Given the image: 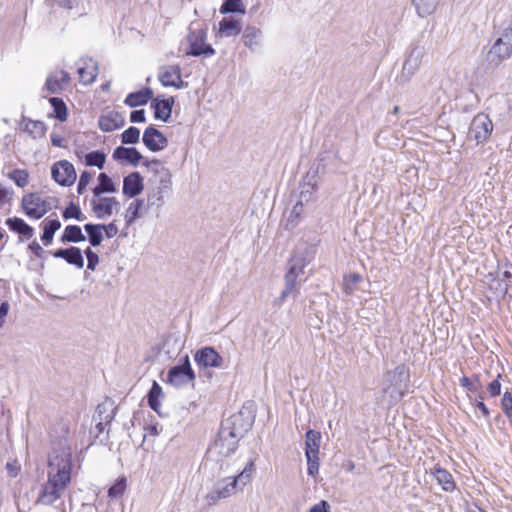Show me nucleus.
Returning <instances> with one entry per match:
<instances>
[{"label": "nucleus", "mask_w": 512, "mask_h": 512, "mask_svg": "<svg viewBox=\"0 0 512 512\" xmlns=\"http://www.w3.org/2000/svg\"><path fill=\"white\" fill-rule=\"evenodd\" d=\"M66 423L56 424L50 432L51 451L48 455L47 481L42 484L37 503L52 505L62 497L71 483L72 448Z\"/></svg>", "instance_id": "nucleus-1"}, {"label": "nucleus", "mask_w": 512, "mask_h": 512, "mask_svg": "<svg viewBox=\"0 0 512 512\" xmlns=\"http://www.w3.org/2000/svg\"><path fill=\"white\" fill-rule=\"evenodd\" d=\"M255 460L256 457L250 458L243 469L237 471V474L219 478L205 497L207 504L216 505L220 500L230 498L238 491H243L255 473Z\"/></svg>", "instance_id": "nucleus-2"}, {"label": "nucleus", "mask_w": 512, "mask_h": 512, "mask_svg": "<svg viewBox=\"0 0 512 512\" xmlns=\"http://www.w3.org/2000/svg\"><path fill=\"white\" fill-rule=\"evenodd\" d=\"M497 38L486 55L489 68L496 69L512 57V15L496 29Z\"/></svg>", "instance_id": "nucleus-3"}, {"label": "nucleus", "mask_w": 512, "mask_h": 512, "mask_svg": "<svg viewBox=\"0 0 512 512\" xmlns=\"http://www.w3.org/2000/svg\"><path fill=\"white\" fill-rule=\"evenodd\" d=\"M144 165L148 168L155 166L154 171L159 175L157 184L147 193V206L161 208L165 204V195L172 189V175L158 159L146 160Z\"/></svg>", "instance_id": "nucleus-4"}, {"label": "nucleus", "mask_w": 512, "mask_h": 512, "mask_svg": "<svg viewBox=\"0 0 512 512\" xmlns=\"http://www.w3.org/2000/svg\"><path fill=\"white\" fill-rule=\"evenodd\" d=\"M410 381L409 370L404 364L396 366L393 370L384 373L382 392L392 399H401L407 391Z\"/></svg>", "instance_id": "nucleus-5"}, {"label": "nucleus", "mask_w": 512, "mask_h": 512, "mask_svg": "<svg viewBox=\"0 0 512 512\" xmlns=\"http://www.w3.org/2000/svg\"><path fill=\"white\" fill-rule=\"evenodd\" d=\"M255 421V409L252 403H246L235 414L221 423L222 429L232 432L239 440L252 428Z\"/></svg>", "instance_id": "nucleus-6"}, {"label": "nucleus", "mask_w": 512, "mask_h": 512, "mask_svg": "<svg viewBox=\"0 0 512 512\" xmlns=\"http://www.w3.org/2000/svg\"><path fill=\"white\" fill-rule=\"evenodd\" d=\"M231 433L220 427L217 438L208 449V459L220 461L235 452L240 440L232 436Z\"/></svg>", "instance_id": "nucleus-7"}, {"label": "nucleus", "mask_w": 512, "mask_h": 512, "mask_svg": "<svg viewBox=\"0 0 512 512\" xmlns=\"http://www.w3.org/2000/svg\"><path fill=\"white\" fill-rule=\"evenodd\" d=\"M316 255V247L308 243H299L293 251L291 258L287 263V272L300 277L304 273V268L312 262Z\"/></svg>", "instance_id": "nucleus-8"}, {"label": "nucleus", "mask_w": 512, "mask_h": 512, "mask_svg": "<svg viewBox=\"0 0 512 512\" xmlns=\"http://www.w3.org/2000/svg\"><path fill=\"white\" fill-rule=\"evenodd\" d=\"M196 375L191 367L188 355L179 360V363L171 367L167 372V382L175 387H182L193 382Z\"/></svg>", "instance_id": "nucleus-9"}, {"label": "nucleus", "mask_w": 512, "mask_h": 512, "mask_svg": "<svg viewBox=\"0 0 512 512\" xmlns=\"http://www.w3.org/2000/svg\"><path fill=\"white\" fill-rule=\"evenodd\" d=\"M21 207L24 213L33 219H41L52 209L49 199H44L34 192L25 194L22 197Z\"/></svg>", "instance_id": "nucleus-10"}, {"label": "nucleus", "mask_w": 512, "mask_h": 512, "mask_svg": "<svg viewBox=\"0 0 512 512\" xmlns=\"http://www.w3.org/2000/svg\"><path fill=\"white\" fill-rule=\"evenodd\" d=\"M493 131V123L485 113L475 115L470 123L468 138L477 144L486 142Z\"/></svg>", "instance_id": "nucleus-11"}, {"label": "nucleus", "mask_w": 512, "mask_h": 512, "mask_svg": "<svg viewBox=\"0 0 512 512\" xmlns=\"http://www.w3.org/2000/svg\"><path fill=\"white\" fill-rule=\"evenodd\" d=\"M207 33L204 29H194L188 34L187 40L189 43V50L187 55L194 57L205 56L209 57L215 54V49L206 43Z\"/></svg>", "instance_id": "nucleus-12"}, {"label": "nucleus", "mask_w": 512, "mask_h": 512, "mask_svg": "<svg viewBox=\"0 0 512 512\" xmlns=\"http://www.w3.org/2000/svg\"><path fill=\"white\" fill-rule=\"evenodd\" d=\"M425 53L426 51L423 46L415 45L411 48L407 58L404 61L400 75V79L403 82L409 81L411 77L416 74L421 66Z\"/></svg>", "instance_id": "nucleus-13"}, {"label": "nucleus", "mask_w": 512, "mask_h": 512, "mask_svg": "<svg viewBox=\"0 0 512 512\" xmlns=\"http://www.w3.org/2000/svg\"><path fill=\"white\" fill-rule=\"evenodd\" d=\"M51 175L61 186H71L76 180L75 168L67 160L56 162L51 168Z\"/></svg>", "instance_id": "nucleus-14"}, {"label": "nucleus", "mask_w": 512, "mask_h": 512, "mask_svg": "<svg viewBox=\"0 0 512 512\" xmlns=\"http://www.w3.org/2000/svg\"><path fill=\"white\" fill-rule=\"evenodd\" d=\"M196 364L203 369L221 368L223 366L222 356L213 347H203L194 355Z\"/></svg>", "instance_id": "nucleus-15"}, {"label": "nucleus", "mask_w": 512, "mask_h": 512, "mask_svg": "<svg viewBox=\"0 0 512 512\" xmlns=\"http://www.w3.org/2000/svg\"><path fill=\"white\" fill-rule=\"evenodd\" d=\"M142 141L151 152L162 151L168 146L167 137L153 125L144 130Z\"/></svg>", "instance_id": "nucleus-16"}, {"label": "nucleus", "mask_w": 512, "mask_h": 512, "mask_svg": "<svg viewBox=\"0 0 512 512\" xmlns=\"http://www.w3.org/2000/svg\"><path fill=\"white\" fill-rule=\"evenodd\" d=\"M158 79L164 87H174L177 89L187 87V83L181 78V68L178 65H169L161 69Z\"/></svg>", "instance_id": "nucleus-17"}, {"label": "nucleus", "mask_w": 512, "mask_h": 512, "mask_svg": "<svg viewBox=\"0 0 512 512\" xmlns=\"http://www.w3.org/2000/svg\"><path fill=\"white\" fill-rule=\"evenodd\" d=\"M76 65L80 82L84 85L92 84L98 75L97 63L92 58H82Z\"/></svg>", "instance_id": "nucleus-18"}, {"label": "nucleus", "mask_w": 512, "mask_h": 512, "mask_svg": "<svg viewBox=\"0 0 512 512\" xmlns=\"http://www.w3.org/2000/svg\"><path fill=\"white\" fill-rule=\"evenodd\" d=\"M173 105V97H168L165 99H160L159 97L154 98L151 102V108L154 111L155 119L168 122L172 114Z\"/></svg>", "instance_id": "nucleus-19"}, {"label": "nucleus", "mask_w": 512, "mask_h": 512, "mask_svg": "<svg viewBox=\"0 0 512 512\" xmlns=\"http://www.w3.org/2000/svg\"><path fill=\"white\" fill-rule=\"evenodd\" d=\"M144 189L143 177L139 172H132L123 179V194L134 198Z\"/></svg>", "instance_id": "nucleus-20"}, {"label": "nucleus", "mask_w": 512, "mask_h": 512, "mask_svg": "<svg viewBox=\"0 0 512 512\" xmlns=\"http://www.w3.org/2000/svg\"><path fill=\"white\" fill-rule=\"evenodd\" d=\"M55 258L64 259L68 264L74 265L79 269L84 267V258L80 248L71 246L69 248H60L53 252Z\"/></svg>", "instance_id": "nucleus-21"}, {"label": "nucleus", "mask_w": 512, "mask_h": 512, "mask_svg": "<svg viewBox=\"0 0 512 512\" xmlns=\"http://www.w3.org/2000/svg\"><path fill=\"white\" fill-rule=\"evenodd\" d=\"M125 119L121 113L117 111H109L101 115L98 120V126L103 132H112L123 127Z\"/></svg>", "instance_id": "nucleus-22"}, {"label": "nucleus", "mask_w": 512, "mask_h": 512, "mask_svg": "<svg viewBox=\"0 0 512 512\" xmlns=\"http://www.w3.org/2000/svg\"><path fill=\"white\" fill-rule=\"evenodd\" d=\"M112 157L119 162H127L133 166H137L143 159L142 154L134 147L119 146L114 149Z\"/></svg>", "instance_id": "nucleus-23"}, {"label": "nucleus", "mask_w": 512, "mask_h": 512, "mask_svg": "<svg viewBox=\"0 0 512 512\" xmlns=\"http://www.w3.org/2000/svg\"><path fill=\"white\" fill-rule=\"evenodd\" d=\"M118 205V201L114 197H103L99 201L92 199V211L97 218L103 219L112 215L114 206Z\"/></svg>", "instance_id": "nucleus-24"}, {"label": "nucleus", "mask_w": 512, "mask_h": 512, "mask_svg": "<svg viewBox=\"0 0 512 512\" xmlns=\"http://www.w3.org/2000/svg\"><path fill=\"white\" fill-rule=\"evenodd\" d=\"M431 474L445 492H453L456 489V483L448 470L435 465L431 470Z\"/></svg>", "instance_id": "nucleus-25"}, {"label": "nucleus", "mask_w": 512, "mask_h": 512, "mask_svg": "<svg viewBox=\"0 0 512 512\" xmlns=\"http://www.w3.org/2000/svg\"><path fill=\"white\" fill-rule=\"evenodd\" d=\"M316 191L314 176L307 175L304 181L298 187V194L295 196L297 201L308 204L313 200Z\"/></svg>", "instance_id": "nucleus-26"}, {"label": "nucleus", "mask_w": 512, "mask_h": 512, "mask_svg": "<svg viewBox=\"0 0 512 512\" xmlns=\"http://www.w3.org/2000/svg\"><path fill=\"white\" fill-rule=\"evenodd\" d=\"M70 82V75L64 70H60L49 76L46 80V88L53 94L60 92L64 85Z\"/></svg>", "instance_id": "nucleus-27"}, {"label": "nucleus", "mask_w": 512, "mask_h": 512, "mask_svg": "<svg viewBox=\"0 0 512 512\" xmlns=\"http://www.w3.org/2000/svg\"><path fill=\"white\" fill-rule=\"evenodd\" d=\"M5 224L12 232L17 233L20 236L25 237L26 239H30L34 235L33 227L27 224L22 218H7L5 220Z\"/></svg>", "instance_id": "nucleus-28"}, {"label": "nucleus", "mask_w": 512, "mask_h": 512, "mask_svg": "<svg viewBox=\"0 0 512 512\" xmlns=\"http://www.w3.org/2000/svg\"><path fill=\"white\" fill-rule=\"evenodd\" d=\"M261 35L262 32L260 28L255 26H246L242 34L244 46L251 51H255L260 45Z\"/></svg>", "instance_id": "nucleus-29"}, {"label": "nucleus", "mask_w": 512, "mask_h": 512, "mask_svg": "<svg viewBox=\"0 0 512 512\" xmlns=\"http://www.w3.org/2000/svg\"><path fill=\"white\" fill-rule=\"evenodd\" d=\"M112 404H108L107 402L99 404L96 409V413L99 417V422L96 425V428L99 432H103L106 425H110L111 421L115 416L116 408H111Z\"/></svg>", "instance_id": "nucleus-30"}, {"label": "nucleus", "mask_w": 512, "mask_h": 512, "mask_svg": "<svg viewBox=\"0 0 512 512\" xmlns=\"http://www.w3.org/2000/svg\"><path fill=\"white\" fill-rule=\"evenodd\" d=\"M153 97V91L151 88H143L137 92L129 93L124 103L129 107H137L145 105Z\"/></svg>", "instance_id": "nucleus-31"}, {"label": "nucleus", "mask_w": 512, "mask_h": 512, "mask_svg": "<svg viewBox=\"0 0 512 512\" xmlns=\"http://www.w3.org/2000/svg\"><path fill=\"white\" fill-rule=\"evenodd\" d=\"M321 433L316 430H308L305 435V456L319 455V449L321 445Z\"/></svg>", "instance_id": "nucleus-32"}, {"label": "nucleus", "mask_w": 512, "mask_h": 512, "mask_svg": "<svg viewBox=\"0 0 512 512\" xmlns=\"http://www.w3.org/2000/svg\"><path fill=\"white\" fill-rule=\"evenodd\" d=\"M41 226L43 229L41 241L48 246L52 243L55 232L61 228V222L58 219H45Z\"/></svg>", "instance_id": "nucleus-33"}, {"label": "nucleus", "mask_w": 512, "mask_h": 512, "mask_svg": "<svg viewBox=\"0 0 512 512\" xmlns=\"http://www.w3.org/2000/svg\"><path fill=\"white\" fill-rule=\"evenodd\" d=\"M241 32V23L234 18H223L219 22V34L222 37L237 36Z\"/></svg>", "instance_id": "nucleus-34"}, {"label": "nucleus", "mask_w": 512, "mask_h": 512, "mask_svg": "<svg viewBox=\"0 0 512 512\" xmlns=\"http://www.w3.org/2000/svg\"><path fill=\"white\" fill-rule=\"evenodd\" d=\"M60 240L63 243H79L85 241L86 237L82 233L80 226L68 225L65 227Z\"/></svg>", "instance_id": "nucleus-35"}, {"label": "nucleus", "mask_w": 512, "mask_h": 512, "mask_svg": "<svg viewBox=\"0 0 512 512\" xmlns=\"http://www.w3.org/2000/svg\"><path fill=\"white\" fill-rule=\"evenodd\" d=\"M84 230L88 236V241L91 246L97 247L102 243V224L87 223L84 225Z\"/></svg>", "instance_id": "nucleus-36"}, {"label": "nucleus", "mask_w": 512, "mask_h": 512, "mask_svg": "<svg viewBox=\"0 0 512 512\" xmlns=\"http://www.w3.org/2000/svg\"><path fill=\"white\" fill-rule=\"evenodd\" d=\"M304 206L305 203H302L301 201L297 200L295 201L292 209L290 210L288 216L286 217V229H293L294 227L297 226L304 212Z\"/></svg>", "instance_id": "nucleus-37"}, {"label": "nucleus", "mask_w": 512, "mask_h": 512, "mask_svg": "<svg viewBox=\"0 0 512 512\" xmlns=\"http://www.w3.org/2000/svg\"><path fill=\"white\" fill-rule=\"evenodd\" d=\"M98 181L99 184L93 188L95 197H99L103 193H113L116 191L113 181L106 173H100Z\"/></svg>", "instance_id": "nucleus-38"}, {"label": "nucleus", "mask_w": 512, "mask_h": 512, "mask_svg": "<svg viewBox=\"0 0 512 512\" xmlns=\"http://www.w3.org/2000/svg\"><path fill=\"white\" fill-rule=\"evenodd\" d=\"M297 279H298V277H296L295 275H292L291 272H286L285 287L281 292L280 300L283 301L288 297H293V298L296 297V295L298 293Z\"/></svg>", "instance_id": "nucleus-39"}, {"label": "nucleus", "mask_w": 512, "mask_h": 512, "mask_svg": "<svg viewBox=\"0 0 512 512\" xmlns=\"http://www.w3.org/2000/svg\"><path fill=\"white\" fill-rule=\"evenodd\" d=\"M162 395H163L162 387L156 381H154L153 384H152L151 389L148 392L147 400H148L149 407L153 411L158 413L159 415H161V413L159 411V408H160L159 398Z\"/></svg>", "instance_id": "nucleus-40"}, {"label": "nucleus", "mask_w": 512, "mask_h": 512, "mask_svg": "<svg viewBox=\"0 0 512 512\" xmlns=\"http://www.w3.org/2000/svg\"><path fill=\"white\" fill-rule=\"evenodd\" d=\"M439 0H413V4L420 17L431 15L438 4Z\"/></svg>", "instance_id": "nucleus-41"}, {"label": "nucleus", "mask_w": 512, "mask_h": 512, "mask_svg": "<svg viewBox=\"0 0 512 512\" xmlns=\"http://www.w3.org/2000/svg\"><path fill=\"white\" fill-rule=\"evenodd\" d=\"M24 130L34 139L41 138L46 133V125L42 121L28 120Z\"/></svg>", "instance_id": "nucleus-42"}, {"label": "nucleus", "mask_w": 512, "mask_h": 512, "mask_svg": "<svg viewBox=\"0 0 512 512\" xmlns=\"http://www.w3.org/2000/svg\"><path fill=\"white\" fill-rule=\"evenodd\" d=\"M106 155L104 152L95 150L85 155V164L90 167H98L102 169L105 165Z\"/></svg>", "instance_id": "nucleus-43"}, {"label": "nucleus", "mask_w": 512, "mask_h": 512, "mask_svg": "<svg viewBox=\"0 0 512 512\" xmlns=\"http://www.w3.org/2000/svg\"><path fill=\"white\" fill-rule=\"evenodd\" d=\"M221 14L228 13H245V7L242 3V0H224L223 4L220 7Z\"/></svg>", "instance_id": "nucleus-44"}, {"label": "nucleus", "mask_w": 512, "mask_h": 512, "mask_svg": "<svg viewBox=\"0 0 512 512\" xmlns=\"http://www.w3.org/2000/svg\"><path fill=\"white\" fill-rule=\"evenodd\" d=\"M49 102L53 107L55 118L60 121H65L67 119V107L64 101L61 98L52 97Z\"/></svg>", "instance_id": "nucleus-45"}, {"label": "nucleus", "mask_w": 512, "mask_h": 512, "mask_svg": "<svg viewBox=\"0 0 512 512\" xmlns=\"http://www.w3.org/2000/svg\"><path fill=\"white\" fill-rule=\"evenodd\" d=\"M144 204L143 199H136L135 201L131 202L127 208V214H126V222L127 224L133 223L135 220L140 218V209L142 208Z\"/></svg>", "instance_id": "nucleus-46"}, {"label": "nucleus", "mask_w": 512, "mask_h": 512, "mask_svg": "<svg viewBox=\"0 0 512 512\" xmlns=\"http://www.w3.org/2000/svg\"><path fill=\"white\" fill-rule=\"evenodd\" d=\"M8 177L20 188H24L29 183V174L24 169H14L9 172Z\"/></svg>", "instance_id": "nucleus-47"}, {"label": "nucleus", "mask_w": 512, "mask_h": 512, "mask_svg": "<svg viewBox=\"0 0 512 512\" xmlns=\"http://www.w3.org/2000/svg\"><path fill=\"white\" fill-rule=\"evenodd\" d=\"M361 281V276L358 273H351L344 276L343 289L346 295H352L356 289L357 284Z\"/></svg>", "instance_id": "nucleus-48"}, {"label": "nucleus", "mask_w": 512, "mask_h": 512, "mask_svg": "<svg viewBox=\"0 0 512 512\" xmlns=\"http://www.w3.org/2000/svg\"><path fill=\"white\" fill-rule=\"evenodd\" d=\"M62 217L65 220L74 218L78 221H83L86 219L85 215L82 213L79 206L75 205L74 203H70L62 212Z\"/></svg>", "instance_id": "nucleus-49"}, {"label": "nucleus", "mask_w": 512, "mask_h": 512, "mask_svg": "<svg viewBox=\"0 0 512 512\" xmlns=\"http://www.w3.org/2000/svg\"><path fill=\"white\" fill-rule=\"evenodd\" d=\"M468 399H469L470 404L476 410H479L485 419L490 418V410L488 409V407L485 405V403L483 401L484 396L482 393H480L478 397H472V396L468 395Z\"/></svg>", "instance_id": "nucleus-50"}, {"label": "nucleus", "mask_w": 512, "mask_h": 512, "mask_svg": "<svg viewBox=\"0 0 512 512\" xmlns=\"http://www.w3.org/2000/svg\"><path fill=\"white\" fill-rule=\"evenodd\" d=\"M140 139V130L134 126L127 128L121 135L123 144H136Z\"/></svg>", "instance_id": "nucleus-51"}, {"label": "nucleus", "mask_w": 512, "mask_h": 512, "mask_svg": "<svg viewBox=\"0 0 512 512\" xmlns=\"http://www.w3.org/2000/svg\"><path fill=\"white\" fill-rule=\"evenodd\" d=\"M501 407L508 418L509 424L512 426V393L505 391L501 399Z\"/></svg>", "instance_id": "nucleus-52"}, {"label": "nucleus", "mask_w": 512, "mask_h": 512, "mask_svg": "<svg viewBox=\"0 0 512 512\" xmlns=\"http://www.w3.org/2000/svg\"><path fill=\"white\" fill-rule=\"evenodd\" d=\"M126 489V479H118L109 489L108 496L111 498H118L124 494Z\"/></svg>", "instance_id": "nucleus-53"}, {"label": "nucleus", "mask_w": 512, "mask_h": 512, "mask_svg": "<svg viewBox=\"0 0 512 512\" xmlns=\"http://www.w3.org/2000/svg\"><path fill=\"white\" fill-rule=\"evenodd\" d=\"M460 385L472 393L478 392L481 387L478 377H476L474 380H471L470 378L463 376L460 379Z\"/></svg>", "instance_id": "nucleus-54"}, {"label": "nucleus", "mask_w": 512, "mask_h": 512, "mask_svg": "<svg viewBox=\"0 0 512 512\" xmlns=\"http://www.w3.org/2000/svg\"><path fill=\"white\" fill-rule=\"evenodd\" d=\"M84 253L87 258V269L94 271L99 263L98 254L94 252L90 247L86 248Z\"/></svg>", "instance_id": "nucleus-55"}, {"label": "nucleus", "mask_w": 512, "mask_h": 512, "mask_svg": "<svg viewBox=\"0 0 512 512\" xmlns=\"http://www.w3.org/2000/svg\"><path fill=\"white\" fill-rule=\"evenodd\" d=\"M307 459V471L308 474L312 477L316 476L319 471V457L318 455H315V457L312 456H306Z\"/></svg>", "instance_id": "nucleus-56"}, {"label": "nucleus", "mask_w": 512, "mask_h": 512, "mask_svg": "<svg viewBox=\"0 0 512 512\" xmlns=\"http://www.w3.org/2000/svg\"><path fill=\"white\" fill-rule=\"evenodd\" d=\"M92 178V173L88 171H83L80 175L79 182L77 185V193L83 194L87 185L89 184L90 180Z\"/></svg>", "instance_id": "nucleus-57"}, {"label": "nucleus", "mask_w": 512, "mask_h": 512, "mask_svg": "<svg viewBox=\"0 0 512 512\" xmlns=\"http://www.w3.org/2000/svg\"><path fill=\"white\" fill-rule=\"evenodd\" d=\"M103 231L107 238H113L118 234L119 229L115 222H111L107 225L102 224V232Z\"/></svg>", "instance_id": "nucleus-58"}, {"label": "nucleus", "mask_w": 512, "mask_h": 512, "mask_svg": "<svg viewBox=\"0 0 512 512\" xmlns=\"http://www.w3.org/2000/svg\"><path fill=\"white\" fill-rule=\"evenodd\" d=\"M21 469V465L17 460L8 462L6 464V470L10 477L15 478Z\"/></svg>", "instance_id": "nucleus-59"}, {"label": "nucleus", "mask_w": 512, "mask_h": 512, "mask_svg": "<svg viewBox=\"0 0 512 512\" xmlns=\"http://www.w3.org/2000/svg\"><path fill=\"white\" fill-rule=\"evenodd\" d=\"M13 190L7 189L0 185V207L8 203L12 199Z\"/></svg>", "instance_id": "nucleus-60"}, {"label": "nucleus", "mask_w": 512, "mask_h": 512, "mask_svg": "<svg viewBox=\"0 0 512 512\" xmlns=\"http://www.w3.org/2000/svg\"><path fill=\"white\" fill-rule=\"evenodd\" d=\"M130 121L132 123H144L146 121L145 110L139 109L132 111L130 114Z\"/></svg>", "instance_id": "nucleus-61"}, {"label": "nucleus", "mask_w": 512, "mask_h": 512, "mask_svg": "<svg viewBox=\"0 0 512 512\" xmlns=\"http://www.w3.org/2000/svg\"><path fill=\"white\" fill-rule=\"evenodd\" d=\"M487 389L491 397L499 396L501 393V383L498 379H495L489 383Z\"/></svg>", "instance_id": "nucleus-62"}, {"label": "nucleus", "mask_w": 512, "mask_h": 512, "mask_svg": "<svg viewBox=\"0 0 512 512\" xmlns=\"http://www.w3.org/2000/svg\"><path fill=\"white\" fill-rule=\"evenodd\" d=\"M29 250L37 257V258H43L45 251L40 246V244L37 241H32L28 245Z\"/></svg>", "instance_id": "nucleus-63"}, {"label": "nucleus", "mask_w": 512, "mask_h": 512, "mask_svg": "<svg viewBox=\"0 0 512 512\" xmlns=\"http://www.w3.org/2000/svg\"><path fill=\"white\" fill-rule=\"evenodd\" d=\"M330 506L327 501L322 500L319 503L313 505L309 512H329Z\"/></svg>", "instance_id": "nucleus-64"}]
</instances>
